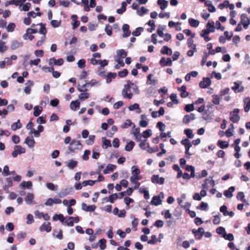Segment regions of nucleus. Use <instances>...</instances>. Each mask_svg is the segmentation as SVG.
Instances as JSON below:
<instances>
[{
  "instance_id": "obj_1",
  "label": "nucleus",
  "mask_w": 250,
  "mask_h": 250,
  "mask_svg": "<svg viewBox=\"0 0 250 250\" xmlns=\"http://www.w3.org/2000/svg\"><path fill=\"white\" fill-rule=\"evenodd\" d=\"M82 145L80 141L73 140L71 141L69 144V150L71 152H73L76 149H81L82 148Z\"/></svg>"
},
{
  "instance_id": "obj_2",
  "label": "nucleus",
  "mask_w": 250,
  "mask_h": 250,
  "mask_svg": "<svg viewBox=\"0 0 250 250\" xmlns=\"http://www.w3.org/2000/svg\"><path fill=\"white\" fill-rule=\"evenodd\" d=\"M239 112V109L238 108H235L233 111L230 112L229 120L234 123L238 122L240 119L238 115Z\"/></svg>"
},
{
  "instance_id": "obj_3",
  "label": "nucleus",
  "mask_w": 250,
  "mask_h": 250,
  "mask_svg": "<svg viewBox=\"0 0 250 250\" xmlns=\"http://www.w3.org/2000/svg\"><path fill=\"white\" fill-rule=\"evenodd\" d=\"M123 96L128 99H131L132 98L133 94L130 92V88H129L128 85H125L124 88L122 92Z\"/></svg>"
},
{
  "instance_id": "obj_4",
  "label": "nucleus",
  "mask_w": 250,
  "mask_h": 250,
  "mask_svg": "<svg viewBox=\"0 0 250 250\" xmlns=\"http://www.w3.org/2000/svg\"><path fill=\"white\" fill-rule=\"evenodd\" d=\"M64 61L62 58L56 60L55 58H51L49 59V65L52 66L53 64L58 66L62 65L63 64Z\"/></svg>"
},
{
  "instance_id": "obj_5",
  "label": "nucleus",
  "mask_w": 250,
  "mask_h": 250,
  "mask_svg": "<svg viewBox=\"0 0 250 250\" xmlns=\"http://www.w3.org/2000/svg\"><path fill=\"white\" fill-rule=\"evenodd\" d=\"M231 88L235 93L242 92L244 90L242 82L240 81L234 82V85L232 86Z\"/></svg>"
},
{
  "instance_id": "obj_6",
  "label": "nucleus",
  "mask_w": 250,
  "mask_h": 250,
  "mask_svg": "<svg viewBox=\"0 0 250 250\" xmlns=\"http://www.w3.org/2000/svg\"><path fill=\"white\" fill-rule=\"evenodd\" d=\"M192 232L197 239H200L202 237L205 231L203 228H199L198 229H193Z\"/></svg>"
},
{
  "instance_id": "obj_7",
  "label": "nucleus",
  "mask_w": 250,
  "mask_h": 250,
  "mask_svg": "<svg viewBox=\"0 0 250 250\" xmlns=\"http://www.w3.org/2000/svg\"><path fill=\"white\" fill-rule=\"evenodd\" d=\"M172 60L170 58H167V59H166L163 57L160 61V64L162 67L166 66H170L172 65Z\"/></svg>"
},
{
  "instance_id": "obj_8",
  "label": "nucleus",
  "mask_w": 250,
  "mask_h": 250,
  "mask_svg": "<svg viewBox=\"0 0 250 250\" xmlns=\"http://www.w3.org/2000/svg\"><path fill=\"white\" fill-rule=\"evenodd\" d=\"M211 84V81L208 78H204L203 80L199 83V86L201 88H205Z\"/></svg>"
},
{
  "instance_id": "obj_9",
  "label": "nucleus",
  "mask_w": 250,
  "mask_h": 250,
  "mask_svg": "<svg viewBox=\"0 0 250 250\" xmlns=\"http://www.w3.org/2000/svg\"><path fill=\"white\" fill-rule=\"evenodd\" d=\"M40 230L41 231H46L47 232L51 230V224L49 222H44L40 227Z\"/></svg>"
},
{
  "instance_id": "obj_10",
  "label": "nucleus",
  "mask_w": 250,
  "mask_h": 250,
  "mask_svg": "<svg viewBox=\"0 0 250 250\" xmlns=\"http://www.w3.org/2000/svg\"><path fill=\"white\" fill-rule=\"evenodd\" d=\"M124 34H123V38H126L130 36L131 32L129 30V26L127 24H124L122 27Z\"/></svg>"
},
{
  "instance_id": "obj_11",
  "label": "nucleus",
  "mask_w": 250,
  "mask_h": 250,
  "mask_svg": "<svg viewBox=\"0 0 250 250\" xmlns=\"http://www.w3.org/2000/svg\"><path fill=\"white\" fill-rule=\"evenodd\" d=\"M82 208L85 211L92 212L95 210L96 206L95 205L87 206L85 203H83L82 204Z\"/></svg>"
},
{
  "instance_id": "obj_12",
  "label": "nucleus",
  "mask_w": 250,
  "mask_h": 250,
  "mask_svg": "<svg viewBox=\"0 0 250 250\" xmlns=\"http://www.w3.org/2000/svg\"><path fill=\"white\" fill-rule=\"evenodd\" d=\"M181 143L185 146V151H188L192 146V144L188 139H185L181 141Z\"/></svg>"
},
{
  "instance_id": "obj_13",
  "label": "nucleus",
  "mask_w": 250,
  "mask_h": 250,
  "mask_svg": "<svg viewBox=\"0 0 250 250\" xmlns=\"http://www.w3.org/2000/svg\"><path fill=\"white\" fill-rule=\"evenodd\" d=\"M195 119V116L193 113H190L188 115H186L184 116L183 119V123L185 124H188L190 121H192Z\"/></svg>"
},
{
  "instance_id": "obj_14",
  "label": "nucleus",
  "mask_w": 250,
  "mask_h": 250,
  "mask_svg": "<svg viewBox=\"0 0 250 250\" xmlns=\"http://www.w3.org/2000/svg\"><path fill=\"white\" fill-rule=\"evenodd\" d=\"M22 46L23 43L22 42H19L17 40H13L11 42V48L12 50L16 49L17 48Z\"/></svg>"
},
{
  "instance_id": "obj_15",
  "label": "nucleus",
  "mask_w": 250,
  "mask_h": 250,
  "mask_svg": "<svg viewBox=\"0 0 250 250\" xmlns=\"http://www.w3.org/2000/svg\"><path fill=\"white\" fill-rule=\"evenodd\" d=\"M235 190V188L234 187H230L228 190H226L224 192V195L229 198L232 197V193Z\"/></svg>"
},
{
  "instance_id": "obj_16",
  "label": "nucleus",
  "mask_w": 250,
  "mask_h": 250,
  "mask_svg": "<svg viewBox=\"0 0 250 250\" xmlns=\"http://www.w3.org/2000/svg\"><path fill=\"white\" fill-rule=\"evenodd\" d=\"M25 143L29 147H33L34 146L35 142L32 137H27L24 141Z\"/></svg>"
},
{
  "instance_id": "obj_17",
  "label": "nucleus",
  "mask_w": 250,
  "mask_h": 250,
  "mask_svg": "<svg viewBox=\"0 0 250 250\" xmlns=\"http://www.w3.org/2000/svg\"><path fill=\"white\" fill-rule=\"evenodd\" d=\"M244 110L246 112H248L250 110V98L246 97L244 99Z\"/></svg>"
},
{
  "instance_id": "obj_18",
  "label": "nucleus",
  "mask_w": 250,
  "mask_h": 250,
  "mask_svg": "<svg viewBox=\"0 0 250 250\" xmlns=\"http://www.w3.org/2000/svg\"><path fill=\"white\" fill-rule=\"evenodd\" d=\"M116 166L113 164H108L106 167V168L104 170V174L109 173L110 172L113 171L115 168H116Z\"/></svg>"
},
{
  "instance_id": "obj_19",
  "label": "nucleus",
  "mask_w": 250,
  "mask_h": 250,
  "mask_svg": "<svg viewBox=\"0 0 250 250\" xmlns=\"http://www.w3.org/2000/svg\"><path fill=\"white\" fill-rule=\"evenodd\" d=\"M153 76V75L151 74H149L147 76V80L146 82V84L147 85H153V86L155 85V84L156 83V80L155 79H152V78Z\"/></svg>"
},
{
  "instance_id": "obj_20",
  "label": "nucleus",
  "mask_w": 250,
  "mask_h": 250,
  "mask_svg": "<svg viewBox=\"0 0 250 250\" xmlns=\"http://www.w3.org/2000/svg\"><path fill=\"white\" fill-rule=\"evenodd\" d=\"M78 17L76 15H73L71 16V19L74 21V22L72 24V28L73 29H75L77 27L80 25V22L79 21L77 20Z\"/></svg>"
},
{
  "instance_id": "obj_21",
  "label": "nucleus",
  "mask_w": 250,
  "mask_h": 250,
  "mask_svg": "<svg viewBox=\"0 0 250 250\" xmlns=\"http://www.w3.org/2000/svg\"><path fill=\"white\" fill-rule=\"evenodd\" d=\"M117 58L124 59L125 58L127 55V53L124 49L118 50L117 51Z\"/></svg>"
},
{
  "instance_id": "obj_22",
  "label": "nucleus",
  "mask_w": 250,
  "mask_h": 250,
  "mask_svg": "<svg viewBox=\"0 0 250 250\" xmlns=\"http://www.w3.org/2000/svg\"><path fill=\"white\" fill-rule=\"evenodd\" d=\"M161 52L163 54L171 55L172 53V50L167 46H164L161 50Z\"/></svg>"
},
{
  "instance_id": "obj_23",
  "label": "nucleus",
  "mask_w": 250,
  "mask_h": 250,
  "mask_svg": "<svg viewBox=\"0 0 250 250\" xmlns=\"http://www.w3.org/2000/svg\"><path fill=\"white\" fill-rule=\"evenodd\" d=\"M117 76L116 73L109 72L106 76V81L107 83H110L112 79H114Z\"/></svg>"
},
{
  "instance_id": "obj_24",
  "label": "nucleus",
  "mask_w": 250,
  "mask_h": 250,
  "mask_svg": "<svg viewBox=\"0 0 250 250\" xmlns=\"http://www.w3.org/2000/svg\"><path fill=\"white\" fill-rule=\"evenodd\" d=\"M34 196L33 193H28L25 198V201L26 204L28 205L31 204L34 199Z\"/></svg>"
},
{
  "instance_id": "obj_25",
  "label": "nucleus",
  "mask_w": 250,
  "mask_h": 250,
  "mask_svg": "<svg viewBox=\"0 0 250 250\" xmlns=\"http://www.w3.org/2000/svg\"><path fill=\"white\" fill-rule=\"evenodd\" d=\"M157 4L160 5L162 10L165 9L168 5V1L165 0H158Z\"/></svg>"
},
{
  "instance_id": "obj_26",
  "label": "nucleus",
  "mask_w": 250,
  "mask_h": 250,
  "mask_svg": "<svg viewBox=\"0 0 250 250\" xmlns=\"http://www.w3.org/2000/svg\"><path fill=\"white\" fill-rule=\"evenodd\" d=\"M155 93V85H151L146 90V94L148 96H151Z\"/></svg>"
},
{
  "instance_id": "obj_27",
  "label": "nucleus",
  "mask_w": 250,
  "mask_h": 250,
  "mask_svg": "<svg viewBox=\"0 0 250 250\" xmlns=\"http://www.w3.org/2000/svg\"><path fill=\"white\" fill-rule=\"evenodd\" d=\"M42 110V107L41 106H35L34 107L33 115L35 117H38L40 115Z\"/></svg>"
},
{
  "instance_id": "obj_28",
  "label": "nucleus",
  "mask_w": 250,
  "mask_h": 250,
  "mask_svg": "<svg viewBox=\"0 0 250 250\" xmlns=\"http://www.w3.org/2000/svg\"><path fill=\"white\" fill-rule=\"evenodd\" d=\"M22 127V124L20 122V120H18L17 122L13 123L11 125V129L12 130L15 131L18 129H20Z\"/></svg>"
},
{
  "instance_id": "obj_29",
  "label": "nucleus",
  "mask_w": 250,
  "mask_h": 250,
  "mask_svg": "<svg viewBox=\"0 0 250 250\" xmlns=\"http://www.w3.org/2000/svg\"><path fill=\"white\" fill-rule=\"evenodd\" d=\"M188 22L190 25L193 27H197L199 24V21L192 18H189L188 19Z\"/></svg>"
},
{
  "instance_id": "obj_30",
  "label": "nucleus",
  "mask_w": 250,
  "mask_h": 250,
  "mask_svg": "<svg viewBox=\"0 0 250 250\" xmlns=\"http://www.w3.org/2000/svg\"><path fill=\"white\" fill-rule=\"evenodd\" d=\"M181 91V96L182 98H186L188 96V93L186 91V86H182L179 89Z\"/></svg>"
},
{
  "instance_id": "obj_31",
  "label": "nucleus",
  "mask_w": 250,
  "mask_h": 250,
  "mask_svg": "<svg viewBox=\"0 0 250 250\" xmlns=\"http://www.w3.org/2000/svg\"><path fill=\"white\" fill-rule=\"evenodd\" d=\"M187 42L189 48L194 51H196V45L194 44V41L191 38H188Z\"/></svg>"
},
{
  "instance_id": "obj_32",
  "label": "nucleus",
  "mask_w": 250,
  "mask_h": 250,
  "mask_svg": "<svg viewBox=\"0 0 250 250\" xmlns=\"http://www.w3.org/2000/svg\"><path fill=\"white\" fill-rule=\"evenodd\" d=\"M127 4L125 1L122 2V7L121 8L117 10V13L119 14H122L124 12L126 11V6Z\"/></svg>"
},
{
  "instance_id": "obj_33",
  "label": "nucleus",
  "mask_w": 250,
  "mask_h": 250,
  "mask_svg": "<svg viewBox=\"0 0 250 250\" xmlns=\"http://www.w3.org/2000/svg\"><path fill=\"white\" fill-rule=\"evenodd\" d=\"M135 143L133 141H130L129 143L126 144L125 147V150L126 151H130L133 149Z\"/></svg>"
},
{
  "instance_id": "obj_34",
  "label": "nucleus",
  "mask_w": 250,
  "mask_h": 250,
  "mask_svg": "<svg viewBox=\"0 0 250 250\" xmlns=\"http://www.w3.org/2000/svg\"><path fill=\"white\" fill-rule=\"evenodd\" d=\"M206 27L209 29L210 31L214 32L215 30L214 22L213 21H209L206 25Z\"/></svg>"
},
{
  "instance_id": "obj_35",
  "label": "nucleus",
  "mask_w": 250,
  "mask_h": 250,
  "mask_svg": "<svg viewBox=\"0 0 250 250\" xmlns=\"http://www.w3.org/2000/svg\"><path fill=\"white\" fill-rule=\"evenodd\" d=\"M21 186L23 188H27L28 189H31L32 187V183L31 181H23L21 184Z\"/></svg>"
},
{
  "instance_id": "obj_36",
  "label": "nucleus",
  "mask_w": 250,
  "mask_h": 250,
  "mask_svg": "<svg viewBox=\"0 0 250 250\" xmlns=\"http://www.w3.org/2000/svg\"><path fill=\"white\" fill-rule=\"evenodd\" d=\"M218 145L221 148L224 149L227 148L229 146V144L227 142L219 140L218 142Z\"/></svg>"
},
{
  "instance_id": "obj_37",
  "label": "nucleus",
  "mask_w": 250,
  "mask_h": 250,
  "mask_svg": "<svg viewBox=\"0 0 250 250\" xmlns=\"http://www.w3.org/2000/svg\"><path fill=\"white\" fill-rule=\"evenodd\" d=\"M78 164V162L74 160H70L69 162L67 163V166L70 169H73L75 167L77 166Z\"/></svg>"
},
{
  "instance_id": "obj_38",
  "label": "nucleus",
  "mask_w": 250,
  "mask_h": 250,
  "mask_svg": "<svg viewBox=\"0 0 250 250\" xmlns=\"http://www.w3.org/2000/svg\"><path fill=\"white\" fill-rule=\"evenodd\" d=\"M185 169L188 171H190L191 174V177H195V168L194 167L192 166H187L185 167Z\"/></svg>"
},
{
  "instance_id": "obj_39",
  "label": "nucleus",
  "mask_w": 250,
  "mask_h": 250,
  "mask_svg": "<svg viewBox=\"0 0 250 250\" xmlns=\"http://www.w3.org/2000/svg\"><path fill=\"white\" fill-rule=\"evenodd\" d=\"M71 109L76 110L77 108L79 107L80 103L78 101H72L70 105Z\"/></svg>"
},
{
  "instance_id": "obj_40",
  "label": "nucleus",
  "mask_w": 250,
  "mask_h": 250,
  "mask_svg": "<svg viewBox=\"0 0 250 250\" xmlns=\"http://www.w3.org/2000/svg\"><path fill=\"white\" fill-rule=\"evenodd\" d=\"M158 92L159 93L161 94V96L163 98H165L167 92V87H164L160 89Z\"/></svg>"
},
{
  "instance_id": "obj_41",
  "label": "nucleus",
  "mask_w": 250,
  "mask_h": 250,
  "mask_svg": "<svg viewBox=\"0 0 250 250\" xmlns=\"http://www.w3.org/2000/svg\"><path fill=\"white\" fill-rule=\"evenodd\" d=\"M143 30H144V28L143 27H138V28H136V29L132 32V34L134 36H136V37L139 36L140 35L141 32L143 31Z\"/></svg>"
},
{
  "instance_id": "obj_42",
  "label": "nucleus",
  "mask_w": 250,
  "mask_h": 250,
  "mask_svg": "<svg viewBox=\"0 0 250 250\" xmlns=\"http://www.w3.org/2000/svg\"><path fill=\"white\" fill-rule=\"evenodd\" d=\"M184 133L187 135L188 138L192 139L194 137V135L192 133V130L190 129H186L184 130Z\"/></svg>"
},
{
  "instance_id": "obj_43",
  "label": "nucleus",
  "mask_w": 250,
  "mask_h": 250,
  "mask_svg": "<svg viewBox=\"0 0 250 250\" xmlns=\"http://www.w3.org/2000/svg\"><path fill=\"white\" fill-rule=\"evenodd\" d=\"M38 24L41 26V28L39 30V33L41 34H42L43 36H45V34L47 33V30L45 26L42 23H40Z\"/></svg>"
},
{
  "instance_id": "obj_44",
  "label": "nucleus",
  "mask_w": 250,
  "mask_h": 250,
  "mask_svg": "<svg viewBox=\"0 0 250 250\" xmlns=\"http://www.w3.org/2000/svg\"><path fill=\"white\" fill-rule=\"evenodd\" d=\"M128 73L127 69H124L122 71L118 72V75L120 78L125 77Z\"/></svg>"
},
{
  "instance_id": "obj_45",
  "label": "nucleus",
  "mask_w": 250,
  "mask_h": 250,
  "mask_svg": "<svg viewBox=\"0 0 250 250\" xmlns=\"http://www.w3.org/2000/svg\"><path fill=\"white\" fill-rule=\"evenodd\" d=\"M144 117H145V116L144 115H141V120H140V121L139 122V125L142 127H145L147 125L148 123L146 121L144 120Z\"/></svg>"
},
{
  "instance_id": "obj_46",
  "label": "nucleus",
  "mask_w": 250,
  "mask_h": 250,
  "mask_svg": "<svg viewBox=\"0 0 250 250\" xmlns=\"http://www.w3.org/2000/svg\"><path fill=\"white\" fill-rule=\"evenodd\" d=\"M132 123L129 119L126 120L125 122L121 125V127L122 128H127L131 125Z\"/></svg>"
},
{
  "instance_id": "obj_47",
  "label": "nucleus",
  "mask_w": 250,
  "mask_h": 250,
  "mask_svg": "<svg viewBox=\"0 0 250 250\" xmlns=\"http://www.w3.org/2000/svg\"><path fill=\"white\" fill-rule=\"evenodd\" d=\"M162 214L164 216L165 218H171L172 215L168 209L164 210L162 212Z\"/></svg>"
},
{
  "instance_id": "obj_48",
  "label": "nucleus",
  "mask_w": 250,
  "mask_h": 250,
  "mask_svg": "<svg viewBox=\"0 0 250 250\" xmlns=\"http://www.w3.org/2000/svg\"><path fill=\"white\" fill-rule=\"evenodd\" d=\"M112 28L111 25L109 24H106L105 26V31L107 35L110 36L112 34Z\"/></svg>"
},
{
  "instance_id": "obj_49",
  "label": "nucleus",
  "mask_w": 250,
  "mask_h": 250,
  "mask_svg": "<svg viewBox=\"0 0 250 250\" xmlns=\"http://www.w3.org/2000/svg\"><path fill=\"white\" fill-rule=\"evenodd\" d=\"M106 241L105 239L103 238L99 240L100 248L102 250H104L106 248Z\"/></svg>"
},
{
  "instance_id": "obj_50",
  "label": "nucleus",
  "mask_w": 250,
  "mask_h": 250,
  "mask_svg": "<svg viewBox=\"0 0 250 250\" xmlns=\"http://www.w3.org/2000/svg\"><path fill=\"white\" fill-rule=\"evenodd\" d=\"M118 198V194L117 193H114L110 195L108 197V200L106 201H109L111 203H114V201Z\"/></svg>"
},
{
  "instance_id": "obj_51",
  "label": "nucleus",
  "mask_w": 250,
  "mask_h": 250,
  "mask_svg": "<svg viewBox=\"0 0 250 250\" xmlns=\"http://www.w3.org/2000/svg\"><path fill=\"white\" fill-rule=\"evenodd\" d=\"M7 49V46L5 45V42L0 41V52L3 53Z\"/></svg>"
},
{
  "instance_id": "obj_52",
  "label": "nucleus",
  "mask_w": 250,
  "mask_h": 250,
  "mask_svg": "<svg viewBox=\"0 0 250 250\" xmlns=\"http://www.w3.org/2000/svg\"><path fill=\"white\" fill-rule=\"evenodd\" d=\"M157 128L161 132H164L166 129V125L161 122L157 123Z\"/></svg>"
},
{
  "instance_id": "obj_53",
  "label": "nucleus",
  "mask_w": 250,
  "mask_h": 250,
  "mask_svg": "<svg viewBox=\"0 0 250 250\" xmlns=\"http://www.w3.org/2000/svg\"><path fill=\"white\" fill-rule=\"evenodd\" d=\"M216 232L220 235H222L223 237L224 236V235H225L226 233L225 228L222 227L218 228L216 229Z\"/></svg>"
},
{
  "instance_id": "obj_54",
  "label": "nucleus",
  "mask_w": 250,
  "mask_h": 250,
  "mask_svg": "<svg viewBox=\"0 0 250 250\" xmlns=\"http://www.w3.org/2000/svg\"><path fill=\"white\" fill-rule=\"evenodd\" d=\"M95 135H90L88 139L86 140V143L88 145H91L93 144L94 141L95 140Z\"/></svg>"
},
{
  "instance_id": "obj_55",
  "label": "nucleus",
  "mask_w": 250,
  "mask_h": 250,
  "mask_svg": "<svg viewBox=\"0 0 250 250\" xmlns=\"http://www.w3.org/2000/svg\"><path fill=\"white\" fill-rule=\"evenodd\" d=\"M124 201H125V204L126 205V208L129 209V204L133 202L134 201L132 198L126 197L124 198Z\"/></svg>"
},
{
  "instance_id": "obj_56",
  "label": "nucleus",
  "mask_w": 250,
  "mask_h": 250,
  "mask_svg": "<svg viewBox=\"0 0 250 250\" xmlns=\"http://www.w3.org/2000/svg\"><path fill=\"white\" fill-rule=\"evenodd\" d=\"M15 27L16 25L15 23H10L7 26L6 29L8 32H12L14 30Z\"/></svg>"
},
{
  "instance_id": "obj_57",
  "label": "nucleus",
  "mask_w": 250,
  "mask_h": 250,
  "mask_svg": "<svg viewBox=\"0 0 250 250\" xmlns=\"http://www.w3.org/2000/svg\"><path fill=\"white\" fill-rule=\"evenodd\" d=\"M77 64L80 68H83L85 66V60L84 59H81L78 62Z\"/></svg>"
},
{
  "instance_id": "obj_58",
  "label": "nucleus",
  "mask_w": 250,
  "mask_h": 250,
  "mask_svg": "<svg viewBox=\"0 0 250 250\" xmlns=\"http://www.w3.org/2000/svg\"><path fill=\"white\" fill-rule=\"evenodd\" d=\"M212 103L214 104H219L220 103V98L218 95H213Z\"/></svg>"
},
{
  "instance_id": "obj_59",
  "label": "nucleus",
  "mask_w": 250,
  "mask_h": 250,
  "mask_svg": "<svg viewBox=\"0 0 250 250\" xmlns=\"http://www.w3.org/2000/svg\"><path fill=\"white\" fill-rule=\"evenodd\" d=\"M2 175L4 176H7L8 175H10L9 167L8 166L6 165L4 167Z\"/></svg>"
},
{
  "instance_id": "obj_60",
  "label": "nucleus",
  "mask_w": 250,
  "mask_h": 250,
  "mask_svg": "<svg viewBox=\"0 0 250 250\" xmlns=\"http://www.w3.org/2000/svg\"><path fill=\"white\" fill-rule=\"evenodd\" d=\"M207 33H204V31L202 30L200 36L204 39L206 42H208L210 40V38L208 37V34Z\"/></svg>"
},
{
  "instance_id": "obj_61",
  "label": "nucleus",
  "mask_w": 250,
  "mask_h": 250,
  "mask_svg": "<svg viewBox=\"0 0 250 250\" xmlns=\"http://www.w3.org/2000/svg\"><path fill=\"white\" fill-rule=\"evenodd\" d=\"M140 173V169L136 167L135 166H132V174L135 175H139Z\"/></svg>"
},
{
  "instance_id": "obj_62",
  "label": "nucleus",
  "mask_w": 250,
  "mask_h": 250,
  "mask_svg": "<svg viewBox=\"0 0 250 250\" xmlns=\"http://www.w3.org/2000/svg\"><path fill=\"white\" fill-rule=\"evenodd\" d=\"M236 198L237 199L240 200L242 202H246L244 194L243 192H238L236 196Z\"/></svg>"
},
{
  "instance_id": "obj_63",
  "label": "nucleus",
  "mask_w": 250,
  "mask_h": 250,
  "mask_svg": "<svg viewBox=\"0 0 250 250\" xmlns=\"http://www.w3.org/2000/svg\"><path fill=\"white\" fill-rule=\"evenodd\" d=\"M89 96V94L88 93L84 92L81 93L79 96V98L81 100H84L85 99L88 98Z\"/></svg>"
},
{
  "instance_id": "obj_64",
  "label": "nucleus",
  "mask_w": 250,
  "mask_h": 250,
  "mask_svg": "<svg viewBox=\"0 0 250 250\" xmlns=\"http://www.w3.org/2000/svg\"><path fill=\"white\" fill-rule=\"evenodd\" d=\"M151 135V130L149 129L144 131L142 136L144 138H148Z\"/></svg>"
}]
</instances>
